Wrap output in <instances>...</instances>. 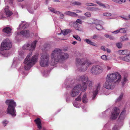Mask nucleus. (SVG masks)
Here are the masks:
<instances>
[{
  "mask_svg": "<svg viewBox=\"0 0 130 130\" xmlns=\"http://www.w3.org/2000/svg\"><path fill=\"white\" fill-rule=\"evenodd\" d=\"M69 56L68 54L63 52L62 50L56 48L52 51L51 54V61L50 64L54 66L58 62H63L69 57Z\"/></svg>",
  "mask_w": 130,
  "mask_h": 130,
  "instance_id": "obj_1",
  "label": "nucleus"
},
{
  "mask_svg": "<svg viewBox=\"0 0 130 130\" xmlns=\"http://www.w3.org/2000/svg\"><path fill=\"white\" fill-rule=\"evenodd\" d=\"M76 60L77 69L80 71H85L92 64L90 61L85 60L84 58H76Z\"/></svg>",
  "mask_w": 130,
  "mask_h": 130,
  "instance_id": "obj_2",
  "label": "nucleus"
},
{
  "mask_svg": "<svg viewBox=\"0 0 130 130\" xmlns=\"http://www.w3.org/2000/svg\"><path fill=\"white\" fill-rule=\"evenodd\" d=\"M32 55V52H30L27 55L25 59L24 63L25 64V70H27L29 69L31 67L35 64L38 59V56L36 55L33 56L31 59L30 57Z\"/></svg>",
  "mask_w": 130,
  "mask_h": 130,
  "instance_id": "obj_3",
  "label": "nucleus"
},
{
  "mask_svg": "<svg viewBox=\"0 0 130 130\" xmlns=\"http://www.w3.org/2000/svg\"><path fill=\"white\" fill-rule=\"evenodd\" d=\"M12 44L8 38H7L1 44V46L0 47V54H2L4 57H7L9 55V53L7 50H9L12 47Z\"/></svg>",
  "mask_w": 130,
  "mask_h": 130,
  "instance_id": "obj_4",
  "label": "nucleus"
},
{
  "mask_svg": "<svg viewBox=\"0 0 130 130\" xmlns=\"http://www.w3.org/2000/svg\"><path fill=\"white\" fill-rule=\"evenodd\" d=\"M5 103L8 105L7 110V113L10 114L13 117L15 116L16 112L15 107L17 105L16 102L13 100H7L6 101Z\"/></svg>",
  "mask_w": 130,
  "mask_h": 130,
  "instance_id": "obj_5",
  "label": "nucleus"
},
{
  "mask_svg": "<svg viewBox=\"0 0 130 130\" xmlns=\"http://www.w3.org/2000/svg\"><path fill=\"white\" fill-rule=\"evenodd\" d=\"M77 79L82 83V84L80 85L83 91H85L86 90L87 84V83L88 81V76L85 75H84L78 76L77 78Z\"/></svg>",
  "mask_w": 130,
  "mask_h": 130,
  "instance_id": "obj_6",
  "label": "nucleus"
},
{
  "mask_svg": "<svg viewBox=\"0 0 130 130\" xmlns=\"http://www.w3.org/2000/svg\"><path fill=\"white\" fill-rule=\"evenodd\" d=\"M50 55L47 53L43 54L41 56L40 60V64L43 67L47 66L49 63Z\"/></svg>",
  "mask_w": 130,
  "mask_h": 130,
  "instance_id": "obj_7",
  "label": "nucleus"
},
{
  "mask_svg": "<svg viewBox=\"0 0 130 130\" xmlns=\"http://www.w3.org/2000/svg\"><path fill=\"white\" fill-rule=\"evenodd\" d=\"M116 82V81H113L112 80H110L107 78L103 86L108 89L112 90L115 87V84Z\"/></svg>",
  "mask_w": 130,
  "mask_h": 130,
  "instance_id": "obj_8",
  "label": "nucleus"
},
{
  "mask_svg": "<svg viewBox=\"0 0 130 130\" xmlns=\"http://www.w3.org/2000/svg\"><path fill=\"white\" fill-rule=\"evenodd\" d=\"M103 71V69L102 67L99 65H93L91 69V72L93 74H99L102 73Z\"/></svg>",
  "mask_w": 130,
  "mask_h": 130,
  "instance_id": "obj_9",
  "label": "nucleus"
},
{
  "mask_svg": "<svg viewBox=\"0 0 130 130\" xmlns=\"http://www.w3.org/2000/svg\"><path fill=\"white\" fill-rule=\"evenodd\" d=\"M118 77V79L117 80L118 82H119L121 79V76L118 73H113L108 74L107 76V78L110 80H112L115 81V80Z\"/></svg>",
  "mask_w": 130,
  "mask_h": 130,
  "instance_id": "obj_10",
  "label": "nucleus"
},
{
  "mask_svg": "<svg viewBox=\"0 0 130 130\" xmlns=\"http://www.w3.org/2000/svg\"><path fill=\"white\" fill-rule=\"evenodd\" d=\"M37 41L35 40L30 45L27 43L25 44L23 46V48L24 50H28L30 51H33L35 49Z\"/></svg>",
  "mask_w": 130,
  "mask_h": 130,
  "instance_id": "obj_11",
  "label": "nucleus"
},
{
  "mask_svg": "<svg viewBox=\"0 0 130 130\" xmlns=\"http://www.w3.org/2000/svg\"><path fill=\"white\" fill-rule=\"evenodd\" d=\"M80 87V85H78L74 87L71 93V95L72 96L75 97L78 95L80 90L83 92L85 91H83L82 88Z\"/></svg>",
  "mask_w": 130,
  "mask_h": 130,
  "instance_id": "obj_12",
  "label": "nucleus"
},
{
  "mask_svg": "<svg viewBox=\"0 0 130 130\" xmlns=\"http://www.w3.org/2000/svg\"><path fill=\"white\" fill-rule=\"evenodd\" d=\"M120 112V110L119 108L116 107L113 108V110L111 112V115L110 119L114 120L116 119Z\"/></svg>",
  "mask_w": 130,
  "mask_h": 130,
  "instance_id": "obj_13",
  "label": "nucleus"
},
{
  "mask_svg": "<svg viewBox=\"0 0 130 130\" xmlns=\"http://www.w3.org/2000/svg\"><path fill=\"white\" fill-rule=\"evenodd\" d=\"M125 112L126 110L124 109L121 112L118 120V121L119 123L121 122V123L124 119Z\"/></svg>",
  "mask_w": 130,
  "mask_h": 130,
  "instance_id": "obj_14",
  "label": "nucleus"
},
{
  "mask_svg": "<svg viewBox=\"0 0 130 130\" xmlns=\"http://www.w3.org/2000/svg\"><path fill=\"white\" fill-rule=\"evenodd\" d=\"M17 35L22 36L24 37H27L29 35V31L28 30L22 31L20 32H17Z\"/></svg>",
  "mask_w": 130,
  "mask_h": 130,
  "instance_id": "obj_15",
  "label": "nucleus"
},
{
  "mask_svg": "<svg viewBox=\"0 0 130 130\" xmlns=\"http://www.w3.org/2000/svg\"><path fill=\"white\" fill-rule=\"evenodd\" d=\"M101 87V85L99 83L96 86V90L93 92V95L92 97V99H94L97 94L99 90H100Z\"/></svg>",
  "mask_w": 130,
  "mask_h": 130,
  "instance_id": "obj_16",
  "label": "nucleus"
},
{
  "mask_svg": "<svg viewBox=\"0 0 130 130\" xmlns=\"http://www.w3.org/2000/svg\"><path fill=\"white\" fill-rule=\"evenodd\" d=\"M8 6H7L4 9L6 15L7 17L11 16L12 14L11 12L8 10Z\"/></svg>",
  "mask_w": 130,
  "mask_h": 130,
  "instance_id": "obj_17",
  "label": "nucleus"
},
{
  "mask_svg": "<svg viewBox=\"0 0 130 130\" xmlns=\"http://www.w3.org/2000/svg\"><path fill=\"white\" fill-rule=\"evenodd\" d=\"M34 121L37 124L38 128L40 130L42 128V127L41 126V122L40 121V119L39 118H38L37 119L35 120Z\"/></svg>",
  "mask_w": 130,
  "mask_h": 130,
  "instance_id": "obj_18",
  "label": "nucleus"
},
{
  "mask_svg": "<svg viewBox=\"0 0 130 130\" xmlns=\"http://www.w3.org/2000/svg\"><path fill=\"white\" fill-rule=\"evenodd\" d=\"M28 25L27 24H25L23 22L22 24H20L19 25V27L18 28V29H24L25 28H28Z\"/></svg>",
  "mask_w": 130,
  "mask_h": 130,
  "instance_id": "obj_19",
  "label": "nucleus"
},
{
  "mask_svg": "<svg viewBox=\"0 0 130 130\" xmlns=\"http://www.w3.org/2000/svg\"><path fill=\"white\" fill-rule=\"evenodd\" d=\"M64 14L69 16L76 17L77 16L78 14L75 12L70 11H67L65 12Z\"/></svg>",
  "mask_w": 130,
  "mask_h": 130,
  "instance_id": "obj_20",
  "label": "nucleus"
},
{
  "mask_svg": "<svg viewBox=\"0 0 130 130\" xmlns=\"http://www.w3.org/2000/svg\"><path fill=\"white\" fill-rule=\"evenodd\" d=\"M25 55L23 52H20L19 54L18 58L20 60L23 59L25 57Z\"/></svg>",
  "mask_w": 130,
  "mask_h": 130,
  "instance_id": "obj_21",
  "label": "nucleus"
},
{
  "mask_svg": "<svg viewBox=\"0 0 130 130\" xmlns=\"http://www.w3.org/2000/svg\"><path fill=\"white\" fill-rule=\"evenodd\" d=\"M11 29L9 27H6L4 28L3 29V32L7 34L10 33L11 32Z\"/></svg>",
  "mask_w": 130,
  "mask_h": 130,
  "instance_id": "obj_22",
  "label": "nucleus"
},
{
  "mask_svg": "<svg viewBox=\"0 0 130 130\" xmlns=\"http://www.w3.org/2000/svg\"><path fill=\"white\" fill-rule=\"evenodd\" d=\"M122 60L126 61H130V54H128L123 57Z\"/></svg>",
  "mask_w": 130,
  "mask_h": 130,
  "instance_id": "obj_23",
  "label": "nucleus"
},
{
  "mask_svg": "<svg viewBox=\"0 0 130 130\" xmlns=\"http://www.w3.org/2000/svg\"><path fill=\"white\" fill-rule=\"evenodd\" d=\"M84 41L88 44L92 45L95 46V43L89 39H86Z\"/></svg>",
  "mask_w": 130,
  "mask_h": 130,
  "instance_id": "obj_24",
  "label": "nucleus"
},
{
  "mask_svg": "<svg viewBox=\"0 0 130 130\" xmlns=\"http://www.w3.org/2000/svg\"><path fill=\"white\" fill-rule=\"evenodd\" d=\"M128 51L127 50H120L118 51L119 54L121 55H123L126 54L127 53Z\"/></svg>",
  "mask_w": 130,
  "mask_h": 130,
  "instance_id": "obj_25",
  "label": "nucleus"
},
{
  "mask_svg": "<svg viewBox=\"0 0 130 130\" xmlns=\"http://www.w3.org/2000/svg\"><path fill=\"white\" fill-rule=\"evenodd\" d=\"M95 3L99 5L102 6L104 8H105L107 7V6H109L108 5L106 4L105 5L104 4L101 3V2L99 1H96Z\"/></svg>",
  "mask_w": 130,
  "mask_h": 130,
  "instance_id": "obj_26",
  "label": "nucleus"
},
{
  "mask_svg": "<svg viewBox=\"0 0 130 130\" xmlns=\"http://www.w3.org/2000/svg\"><path fill=\"white\" fill-rule=\"evenodd\" d=\"M87 9L91 11H97V10H99L100 9L98 8L92 7H87Z\"/></svg>",
  "mask_w": 130,
  "mask_h": 130,
  "instance_id": "obj_27",
  "label": "nucleus"
},
{
  "mask_svg": "<svg viewBox=\"0 0 130 130\" xmlns=\"http://www.w3.org/2000/svg\"><path fill=\"white\" fill-rule=\"evenodd\" d=\"M70 30L68 29L66 30H63L62 31V34L64 35H67L69 33H70Z\"/></svg>",
  "mask_w": 130,
  "mask_h": 130,
  "instance_id": "obj_28",
  "label": "nucleus"
},
{
  "mask_svg": "<svg viewBox=\"0 0 130 130\" xmlns=\"http://www.w3.org/2000/svg\"><path fill=\"white\" fill-rule=\"evenodd\" d=\"M82 101L83 102L85 103H86L88 102V100L87 98L86 94H84L83 95Z\"/></svg>",
  "mask_w": 130,
  "mask_h": 130,
  "instance_id": "obj_29",
  "label": "nucleus"
},
{
  "mask_svg": "<svg viewBox=\"0 0 130 130\" xmlns=\"http://www.w3.org/2000/svg\"><path fill=\"white\" fill-rule=\"evenodd\" d=\"M81 4L80 2L76 1H72L71 2V4L72 5L80 6Z\"/></svg>",
  "mask_w": 130,
  "mask_h": 130,
  "instance_id": "obj_30",
  "label": "nucleus"
},
{
  "mask_svg": "<svg viewBox=\"0 0 130 130\" xmlns=\"http://www.w3.org/2000/svg\"><path fill=\"white\" fill-rule=\"evenodd\" d=\"M75 29L79 31L81 30V29L80 28V25L77 24L75 23L74 25Z\"/></svg>",
  "mask_w": 130,
  "mask_h": 130,
  "instance_id": "obj_31",
  "label": "nucleus"
},
{
  "mask_svg": "<svg viewBox=\"0 0 130 130\" xmlns=\"http://www.w3.org/2000/svg\"><path fill=\"white\" fill-rule=\"evenodd\" d=\"M96 28L98 30H101L103 29L102 26L99 24L95 26Z\"/></svg>",
  "mask_w": 130,
  "mask_h": 130,
  "instance_id": "obj_32",
  "label": "nucleus"
},
{
  "mask_svg": "<svg viewBox=\"0 0 130 130\" xmlns=\"http://www.w3.org/2000/svg\"><path fill=\"white\" fill-rule=\"evenodd\" d=\"M119 30V32L121 33L126 32V29L125 28H122Z\"/></svg>",
  "mask_w": 130,
  "mask_h": 130,
  "instance_id": "obj_33",
  "label": "nucleus"
},
{
  "mask_svg": "<svg viewBox=\"0 0 130 130\" xmlns=\"http://www.w3.org/2000/svg\"><path fill=\"white\" fill-rule=\"evenodd\" d=\"M27 10L30 13L33 14L34 13V10L32 9V7H30L27 8Z\"/></svg>",
  "mask_w": 130,
  "mask_h": 130,
  "instance_id": "obj_34",
  "label": "nucleus"
},
{
  "mask_svg": "<svg viewBox=\"0 0 130 130\" xmlns=\"http://www.w3.org/2000/svg\"><path fill=\"white\" fill-rule=\"evenodd\" d=\"M93 20V22L92 23V24H95L96 25H96H97L99 23V20Z\"/></svg>",
  "mask_w": 130,
  "mask_h": 130,
  "instance_id": "obj_35",
  "label": "nucleus"
},
{
  "mask_svg": "<svg viewBox=\"0 0 130 130\" xmlns=\"http://www.w3.org/2000/svg\"><path fill=\"white\" fill-rule=\"evenodd\" d=\"M127 79L126 77H124V78H123L122 81V85L123 86L124 84H125L126 82L127 81Z\"/></svg>",
  "mask_w": 130,
  "mask_h": 130,
  "instance_id": "obj_36",
  "label": "nucleus"
},
{
  "mask_svg": "<svg viewBox=\"0 0 130 130\" xmlns=\"http://www.w3.org/2000/svg\"><path fill=\"white\" fill-rule=\"evenodd\" d=\"M121 39L123 41H127L128 39V38L126 37V36H122L121 37Z\"/></svg>",
  "mask_w": 130,
  "mask_h": 130,
  "instance_id": "obj_37",
  "label": "nucleus"
},
{
  "mask_svg": "<svg viewBox=\"0 0 130 130\" xmlns=\"http://www.w3.org/2000/svg\"><path fill=\"white\" fill-rule=\"evenodd\" d=\"M73 37L75 39L77 40H78L79 41H81V39L77 35L74 36L73 35Z\"/></svg>",
  "mask_w": 130,
  "mask_h": 130,
  "instance_id": "obj_38",
  "label": "nucleus"
},
{
  "mask_svg": "<svg viewBox=\"0 0 130 130\" xmlns=\"http://www.w3.org/2000/svg\"><path fill=\"white\" fill-rule=\"evenodd\" d=\"M87 83H88L89 84L88 86L90 88H91L92 86V85H93L94 83L93 82H92L91 81L89 80L87 82Z\"/></svg>",
  "mask_w": 130,
  "mask_h": 130,
  "instance_id": "obj_39",
  "label": "nucleus"
},
{
  "mask_svg": "<svg viewBox=\"0 0 130 130\" xmlns=\"http://www.w3.org/2000/svg\"><path fill=\"white\" fill-rule=\"evenodd\" d=\"M87 6H97V5L96 4H94L92 3H87L86 4Z\"/></svg>",
  "mask_w": 130,
  "mask_h": 130,
  "instance_id": "obj_40",
  "label": "nucleus"
},
{
  "mask_svg": "<svg viewBox=\"0 0 130 130\" xmlns=\"http://www.w3.org/2000/svg\"><path fill=\"white\" fill-rule=\"evenodd\" d=\"M123 94L122 93L120 95L119 97L117 100L116 102H119L121 100L123 97Z\"/></svg>",
  "mask_w": 130,
  "mask_h": 130,
  "instance_id": "obj_41",
  "label": "nucleus"
},
{
  "mask_svg": "<svg viewBox=\"0 0 130 130\" xmlns=\"http://www.w3.org/2000/svg\"><path fill=\"white\" fill-rule=\"evenodd\" d=\"M103 15L105 16L108 17L111 16L112 15L109 12H106L104 13Z\"/></svg>",
  "mask_w": 130,
  "mask_h": 130,
  "instance_id": "obj_42",
  "label": "nucleus"
},
{
  "mask_svg": "<svg viewBox=\"0 0 130 130\" xmlns=\"http://www.w3.org/2000/svg\"><path fill=\"white\" fill-rule=\"evenodd\" d=\"M98 37V36L96 35H94L93 36L91 37V39L96 40Z\"/></svg>",
  "mask_w": 130,
  "mask_h": 130,
  "instance_id": "obj_43",
  "label": "nucleus"
},
{
  "mask_svg": "<svg viewBox=\"0 0 130 130\" xmlns=\"http://www.w3.org/2000/svg\"><path fill=\"white\" fill-rule=\"evenodd\" d=\"M116 45L118 48H120L122 47V44L121 43H118L116 44Z\"/></svg>",
  "mask_w": 130,
  "mask_h": 130,
  "instance_id": "obj_44",
  "label": "nucleus"
},
{
  "mask_svg": "<svg viewBox=\"0 0 130 130\" xmlns=\"http://www.w3.org/2000/svg\"><path fill=\"white\" fill-rule=\"evenodd\" d=\"M85 15L88 17H91V15L90 12H88L85 13L84 14Z\"/></svg>",
  "mask_w": 130,
  "mask_h": 130,
  "instance_id": "obj_45",
  "label": "nucleus"
},
{
  "mask_svg": "<svg viewBox=\"0 0 130 130\" xmlns=\"http://www.w3.org/2000/svg\"><path fill=\"white\" fill-rule=\"evenodd\" d=\"M76 23H79L81 24L82 23V21L80 19H78L76 20Z\"/></svg>",
  "mask_w": 130,
  "mask_h": 130,
  "instance_id": "obj_46",
  "label": "nucleus"
},
{
  "mask_svg": "<svg viewBox=\"0 0 130 130\" xmlns=\"http://www.w3.org/2000/svg\"><path fill=\"white\" fill-rule=\"evenodd\" d=\"M48 9L54 13L55 11V10L54 9L51 7H49L48 8Z\"/></svg>",
  "mask_w": 130,
  "mask_h": 130,
  "instance_id": "obj_47",
  "label": "nucleus"
},
{
  "mask_svg": "<svg viewBox=\"0 0 130 130\" xmlns=\"http://www.w3.org/2000/svg\"><path fill=\"white\" fill-rule=\"evenodd\" d=\"M8 123V121L6 120H4L2 122L3 125L4 126H6V125Z\"/></svg>",
  "mask_w": 130,
  "mask_h": 130,
  "instance_id": "obj_48",
  "label": "nucleus"
},
{
  "mask_svg": "<svg viewBox=\"0 0 130 130\" xmlns=\"http://www.w3.org/2000/svg\"><path fill=\"white\" fill-rule=\"evenodd\" d=\"M101 58L104 60H106L107 59V57L106 55H104L101 56Z\"/></svg>",
  "mask_w": 130,
  "mask_h": 130,
  "instance_id": "obj_49",
  "label": "nucleus"
},
{
  "mask_svg": "<svg viewBox=\"0 0 130 130\" xmlns=\"http://www.w3.org/2000/svg\"><path fill=\"white\" fill-rule=\"evenodd\" d=\"M75 100L77 101H80L81 100V97L80 95H79L77 98L75 99Z\"/></svg>",
  "mask_w": 130,
  "mask_h": 130,
  "instance_id": "obj_50",
  "label": "nucleus"
},
{
  "mask_svg": "<svg viewBox=\"0 0 130 130\" xmlns=\"http://www.w3.org/2000/svg\"><path fill=\"white\" fill-rule=\"evenodd\" d=\"M64 17V15L63 14L61 13L60 14L59 18L60 19H62Z\"/></svg>",
  "mask_w": 130,
  "mask_h": 130,
  "instance_id": "obj_51",
  "label": "nucleus"
},
{
  "mask_svg": "<svg viewBox=\"0 0 130 130\" xmlns=\"http://www.w3.org/2000/svg\"><path fill=\"white\" fill-rule=\"evenodd\" d=\"M120 17L121 18L124 19V20H127L128 19V17L127 16H124L123 17L121 16Z\"/></svg>",
  "mask_w": 130,
  "mask_h": 130,
  "instance_id": "obj_52",
  "label": "nucleus"
},
{
  "mask_svg": "<svg viewBox=\"0 0 130 130\" xmlns=\"http://www.w3.org/2000/svg\"><path fill=\"white\" fill-rule=\"evenodd\" d=\"M74 106L76 107H79V105L77 102H75L73 104Z\"/></svg>",
  "mask_w": 130,
  "mask_h": 130,
  "instance_id": "obj_53",
  "label": "nucleus"
},
{
  "mask_svg": "<svg viewBox=\"0 0 130 130\" xmlns=\"http://www.w3.org/2000/svg\"><path fill=\"white\" fill-rule=\"evenodd\" d=\"M119 129L117 126L115 125L112 128V130H118Z\"/></svg>",
  "mask_w": 130,
  "mask_h": 130,
  "instance_id": "obj_54",
  "label": "nucleus"
},
{
  "mask_svg": "<svg viewBox=\"0 0 130 130\" xmlns=\"http://www.w3.org/2000/svg\"><path fill=\"white\" fill-rule=\"evenodd\" d=\"M109 38L110 40H114L115 39L114 37L111 35H109Z\"/></svg>",
  "mask_w": 130,
  "mask_h": 130,
  "instance_id": "obj_55",
  "label": "nucleus"
},
{
  "mask_svg": "<svg viewBox=\"0 0 130 130\" xmlns=\"http://www.w3.org/2000/svg\"><path fill=\"white\" fill-rule=\"evenodd\" d=\"M101 50H102L104 51H105L106 50L105 49V47L104 46H102L101 47Z\"/></svg>",
  "mask_w": 130,
  "mask_h": 130,
  "instance_id": "obj_56",
  "label": "nucleus"
},
{
  "mask_svg": "<svg viewBox=\"0 0 130 130\" xmlns=\"http://www.w3.org/2000/svg\"><path fill=\"white\" fill-rule=\"evenodd\" d=\"M4 17L3 16V13L0 12V19L3 18Z\"/></svg>",
  "mask_w": 130,
  "mask_h": 130,
  "instance_id": "obj_57",
  "label": "nucleus"
},
{
  "mask_svg": "<svg viewBox=\"0 0 130 130\" xmlns=\"http://www.w3.org/2000/svg\"><path fill=\"white\" fill-rule=\"evenodd\" d=\"M54 13H56L58 15L60 14L61 13L58 11H55Z\"/></svg>",
  "mask_w": 130,
  "mask_h": 130,
  "instance_id": "obj_58",
  "label": "nucleus"
},
{
  "mask_svg": "<svg viewBox=\"0 0 130 130\" xmlns=\"http://www.w3.org/2000/svg\"><path fill=\"white\" fill-rule=\"evenodd\" d=\"M119 32V30H117L116 31L113 32H112V33L114 34H117Z\"/></svg>",
  "mask_w": 130,
  "mask_h": 130,
  "instance_id": "obj_59",
  "label": "nucleus"
},
{
  "mask_svg": "<svg viewBox=\"0 0 130 130\" xmlns=\"http://www.w3.org/2000/svg\"><path fill=\"white\" fill-rule=\"evenodd\" d=\"M120 1V3H119V4H121L122 3H124L125 2L126 0H119Z\"/></svg>",
  "mask_w": 130,
  "mask_h": 130,
  "instance_id": "obj_60",
  "label": "nucleus"
},
{
  "mask_svg": "<svg viewBox=\"0 0 130 130\" xmlns=\"http://www.w3.org/2000/svg\"><path fill=\"white\" fill-rule=\"evenodd\" d=\"M106 51L107 52L110 53L111 52V51L108 48H106Z\"/></svg>",
  "mask_w": 130,
  "mask_h": 130,
  "instance_id": "obj_61",
  "label": "nucleus"
},
{
  "mask_svg": "<svg viewBox=\"0 0 130 130\" xmlns=\"http://www.w3.org/2000/svg\"><path fill=\"white\" fill-rule=\"evenodd\" d=\"M48 72V71H44V73L43 75L44 76H47V75H46V74H45V73H47Z\"/></svg>",
  "mask_w": 130,
  "mask_h": 130,
  "instance_id": "obj_62",
  "label": "nucleus"
},
{
  "mask_svg": "<svg viewBox=\"0 0 130 130\" xmlns=\"http://www.w3.org/2000/svg\"><path fill=\"white\" fill-rule=\"evenodd\" d=\"M104 36L106 38H109V35L107 34H105L104 35Z\"/></svg>",
  "mask_w": 130,
  "mask_h": 130,
  "instance_id": "obj_63",
  "label": "nucleus"
},
{
  "mask_svg": "<svg viewBox=\"0 0 130 130\" xmlns=\"http://www.w3.org/2000/svg\"><path fill=\"white\" fill-rule=\"evenodd\" d=\"M73 23L72 22H70L69 23V25L71 26H72L73 25Z\"/></svg>",
  "mask_w": 130,
  "mask_h": 130,
  "instance_id": "obj_64",
  "label": "nucleus"
}]
</instances>
